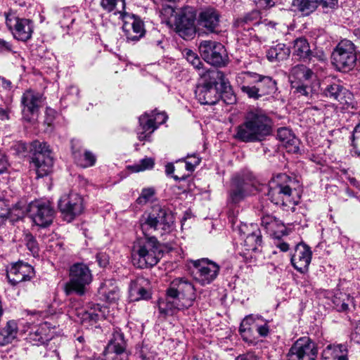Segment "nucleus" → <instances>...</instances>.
Segmentation results:
<instances>
[{"instance_id": "1", "label": "nucleus", "mask_w": 360, "mask_h": 360, "mask_svg": "<svg viewBox=\"0 0 360 360\" xmlns=\"http://www.w3.org/2000/svg\"><path fill=\"white\" fill-rule=\"evenodd\" d=\"M196 299V289L191 281L185 277L174 278L167 290L165 301L159 302L160 314L173 315L176 311L188 309Z\"/></svg>"}, {"instance_id": "2", "label": "nucleus", "mask_w": 360, "mask_h": 360, "mask_svg": "<svg viewBox=\"0 0 360 360\" xmlns=\"http://www.w3.org/2000/svg\"><path fill=\"white\" fill-rule=\"evenodd\" d=\"M272 131V120L260 109L251 110L245 114L244 122L236 128V138L243 142H259Z\"/></svg>"}, {"instance_id": "3", "label": "nucleus", "mask_w": 360, "mask_h": 360, "mask_svg": "<svg viewBox=\"0 0 360 360\" xmlns=\"http://www.w3.org/2000/svg\"><path fill=\"white\" fill-rule=\"evenodd\" d=\"M139 224L144 236H164L174 229V216L169 208L155 205L141 216Z\"/></svg>"}, {"instance_id": "4", "label": "nucleus", "mask_w": 360, "mask_h": 360, "mask_svg": "<svg viewBox=\"0 0 360 360\" xmlns=\"http://www.w3.org/2000/svg\"><path fill=\"white\" fill-rule=\"evenodd\" d=\"M163 255V250L155 236H144L137 238L131 249L133 264L139 269L153 267Z\"/></svg>"}, {"instance_id": "5", "label": "nucleus", "mask_w": 360, "mask_h": 360, "mask_svg": "<svg viewBox=\"0 0 360 360\" xmlns=\"http://www.w3.org/2000/svg\"><path fill=\"white\" fill-rule=\"evenodd\" d=\"M237 231L243 240L240 255L248 263L255 262L260 255L259 248L262 243L261 231L258 226L255 224L240 223Z\"/></svg>"}, {"instance_id": "6", "label": "nucleus", "mask_w": 360, "mask_h": 360, "mask_svg": "<svg viewBox=\"0 0 360 360\" xmlns=\"http://www.w3.org/2000/svg\"><path fill=\"white\" fill-rule=\"evenodd\" d=\"M297 181L285 174H279L269 184L267 196L271 202L282 207L293 205L291 198L292 189Z\"/></svg>"}, {"instance_id": "7", "label": "nucleus", "mask_w": 360, "mask_h": 360, "mask_svg": "<svg viewBox=\"0 0 360 360\" xmlns=\"http://www.w3.org/2000/svg\"><path fill=\"white\" fill-rule=\"evenodd\" d=\"M69 277V281L65 285V292L67 295L72 293L84 295L86 292V287L93 280L89 267L80 262L75 263L70 266Z\"/></svg>"}, {"instance_id": "8", "label": "nucleus", "mask_w": 360, "mask_h": 360, "mask_svg": "<svg viewBox=\"0 0 360 360\" xmlns=\"http://www.w3.org/2000/svg\"><path fill=\"white\" fill-rule=\"evenodd\" d=\"M357 53L356 48L352 41L342 39L332 52V64L340 72H349L356 66Z\"/></svg>"}, {"instance_id": "9", "label": "nucleus", "mask_w": 360, "mask_h": 360, "mask_svg": "<svg viewBox=\"0 0 360 360\" xmlns=\"http://www.w3.org/2000/svg\"><path fill=\"white\" fill-rule=\"evenodd\" d=\"M32 152L31 165L36 172L37 178H42L52 171L53 160L49 146L45 142L34 141L31 143Z\"/></svg>"}, {"instance_id": "10", "label": "nucleus", "mask_w": 360, "mask_h": 360, "mask_svg": "<svg viewBox=\"0 0 360 360\" xmlns=\"http://www.w3.org/2000/svg\"><path fill=\"white\" fill-rule=\"evenodd\" d=\"M261 15L258 11H252L233 22V28L238 41L247 45L257 37L255 27L260 25Z\"/></svg>"}, {"instance_id": "11", "label": "nucleus", "mask_w": 360, "mask_h": 360, "mask_svg": "<svg viewBox=\"0 0 360 360\" xmlns=\"http://www.w3.org/2000/svg\"><path fill=\"white\" fill-rule=\"evenodd\" d=\"M27 212L33 224L41 228L49 227L55 217V210L48 200L31 202Z\"/></svg>"}, {"instance_id": "12", "label": "nucleus", "mask_w": 360, "mask_h": 360, "mask_svg": "<svg viewBox=\"0 0 360 360\" xmlns=\"http://www.w3.org/2000/svg\"><path fill=\"white\" fill-rule=\"evenodd\" d=\"M196 10L194 7H183L175 17V31L183 39H188L195 34Z\"/></svg>"}, {"instance_id": "13", "label": "nucleus", "mask_w": 360, "mask_h": 360, "mask_svg": "<svg viewBox=\"0 0 360 360\" xmlns=\"http://www.w3.org/2000/svg\"><path fill=\"white\" fill-rule=\"evenodd\" d=\"M199 51L207 63L216 67L226 65L227 54L222 44L215 41L204 40L199 44Z\"/></svg>"}, {"instance_id": "14", "label": "nucleus", "mask_w": 360, "mask_h": 360, "mask_svg": "<svg viewBox=\"0 0 360 360\" xmlns=\"http://www.w3.org/2000/svg\"><path fill=\"white\" fill-rule=\"evenodd\" d=\"M6 24L17 40L27 41L32 38L34 23L31 20L20 18L15 13L9 12L6 14Z\"/></svg>"}, {"instance_id": "15", "label": "nucleus", "mask_w": 360, "mask_h": 360, "mask_svg": "<svg viewBox=\"0 0 360 360\" xmlns=\"http://www.w3.org/2000/svg\"><path fill=\"white\" fill-rule=\"evenodd\" d=\"M318 356L316 344L309 337L297 339L290 348L288 360H316Z\"/></svg>"}, {"instance_id": "16", "label": "nucleus", "mask_w": 360, "mask_h": 360, "mask_svg": "<svg viewBox=\"0 0 360 360\" xmlns=\"http://www.w3.org/2000/svg\"><path fill=\"white\" fill-rule=\"evenodd\" d=\"M321 94L332 102L348 104L352 101V93L344 86L340 81L327 80L321 86Z\"/></svg>"}, {"instance_id": "17", "label": "nucleus", "mask_w": 360, "mask_h": 360, "mask_svg": "<svg viewBox=\"0 0 360 360\" xmlns=\"http://www.w3.org/2000/svg\"><path fill=\"white\" fill-rule=\"evenodd\" d=\"M192 264L195 269V279L202 285L213 282L220 270V266L216 262L207 258L194 260Z\"/></svg>"}, {"instance_id": "18", "label": "nucleus", "mask_w": 360, "mask_h": 360, "mask_svg": "<svg viewBox=\"0 0 360 360\" xmlns=\"http://www.w3.org/2000/svg\"><path fill=\"white\" fill-rule=\"evenodd\" d=\"M58 207L64 219L70 222L82 213L84 210L83 198L79 194L70 192L60 198Z\"/></svg>"}, {"instance_id": "19", "label": "nucleus", "mask_w": 360, "mask_h": 360, "mask_svg": "<svg viewBox=\"0 0 360 360\" xmlns=\"http://www.w3.org/2000/svg\"><path fill=\"white\" fill-rule=\"evenodd\" d=\"M254 186L250 179L243 176L237 175L231 180L229 191L228 202L238 204L254 191Z\"/></svg>"}, {"instance_id": "20", "label": "nucleus", "mask_w": 360, "mask_h": 360, "mask_svg": "<svg viewBox=\"0 0 360 360\" xmlns=\"http://www.w3.org/2000/svg\"><path fill=\"white\" fill-rule=\"evenodd\" d=\"M43 101L44 98L41 94L31 89L25 91L21 97L23 119L27 122H31L34 117H37L42 107Z\"/></svg>"}, {"instance_id": "21", "label": "nucleus", "mask_w": 360, "mask_h": 360, "mask_svg": "<svg viewBox=\"0 0 360 360\" xmlns=\"http://www.w3.org/2000/svg\"><path fill=\"white\" fill-rule=\"evenodd\" d=\"M34 275L33 266L22 261L12 263L6 269V278L12 286L30 281Z\"/></svg>"}, {"instance_id": "22", "label": "nucleus", "mask_w": 360, "mask_h": 360, "mask_svg": "<svg viewBox=\"0 0 360 360\" xmlns=\"http://www.w3.org/2000/svg\"><path fill=\"white\" fill-rule=\"evenodd\" d=\"M124 22L123 25V30L127 41H137L145 34L146 30L143 20L135 15H128L123 18Z\"/></svg>"}, {"instance_id": "23", "label": "nucleus", "mask_w": 360, "mask_h": 360, "mask_svg": "<svg viewBox=\"0 0 360 360\" xmlns=\"http://www.w3.org/2000/svg\"><path fill=\"white\" fill-rule=\"evenodd\" d=\"M312 252L311 248L304 243H299L295 246L290 261L292 265L300 273L308 270L311 260Z\"/></svg>"}, {"instance_id": "24", "label": "nucleus", "mask_w": 360, "mask_h": 360, "mask_svg": "<svg viewBox=\"0 0 360 360\" xmlns=\"http://www.w3.org/2000/svg\"><path fill=\"white\" fill-rule=\"evenodd\" d=\"M105 312L98 304H91L86 309H82L77 314L81 323L86 327L98 328V322L104 319Z\"/></svg>"}, {"instance_id": "25", "label": "nucleus", "mask_w": 360, "mask_h": 360, "mask_svg": "<svg viewBox=\"0 0 360 360\" xmlns=\"http://www.w3.org/2000/svg\"><path fill=\"white\" fill-rule=\"evenodd\" d=\"M259 78V74L250 71H243L236 75V82L241 91L246 94L248 98H252L255 87Z\"/></svg>"}, {"instance_id": "26", "label": "nucleus", "mask_w": 360, "mask_h": 360, "mask_svg": "<svg viewBox=\"0 0 360 360\" xmlns=\"http://www.w3.org/2000/svg\"><path fill=\"white\" fill-rule=\"evenodd\" d=\"M219 13L213 8H207L200 11L198 16L199 25L212 33L218 32L220 22Z\"/></svg>"}, {"instance_id": "27", "label": "nucleus", "mask_w": 360, "mask_h": 360, "mask_svg": "<svg viewBox=\"0 0 360 360\" xmlns=\"http://www.w3.org/2000/svg\"><path fill=\"white\" fill-rule=\"evenodd\" d=\"M195 94L198 101L202 105H214L221 97L218 88L212 86L198 85Z\"/></svg>"}, {"instance_id": "28", "label": "nucleus", "mask_w": 360, "mask_h": 360, "mask_svg": "<svg viewBox=\"0 0 360 360\" xmlns=\"http://www.w3.org/2000/svg\"><path fill=\"white\" fill-rule=\"evenodd\" d=\"M277 91V83L269 76L260 75L254 89L252 99L258 100L261 97L274 94Z\"/></svg>"}, {"instance_id": "29", "label": "nucleus", "mask_w": 360, "mask_h": 360, "mask_svg": "<svg viewBox=\"0 0 360 360\" xmlns=\"http://www.w3.org/2000/svg\"><path fill=\"white\" fill-rule=\"evenodd\" d=\"M261 224L271 236L279 238L285 234L286 229L283 223L275 217L266 214L262 217Z\"/></svg>"}, {"instance_id": "30", "label": "nucleus", "mask_w": 360, "mask_h": 360, "mask_svg": "<svg viewBox=\"0 0 360 360\" xmlns=\"http://www.w3.org/2000/svg\"><path fill=\"white\" fill-rule=\"evenodd\" d=\"M52 338L53 335L47 323H44L32 329L28 335L27 340L32 345L39 346L47 344Z\"/></svg>"}, {"instance_id": "31", "label": "nucleus", "mask_w": 360, "mask_h": 360, "mask_svg": "<svg viewBox=\"0 0 360 360\" xmlns=\"http://www.w3.org/2000/svg\"><path fill=\"white\" fill-rule=\"evenodd\" d=\"M146 284H148V280L143 277H139L130 283L129 296L131 300L139 301L150 298V292L145 288Z\"/></svg>"}, {"instance_id": "32", "label": "nucleus", "mask_w": 360, "mask_h": 360, "mask_svg": "<svg viewBox=\"0 0 360 360\" xmlns=\"http://www.w3.org/2000/svg\"><path fill=\"white\" fill-rule=\"evenodd\" d=\"M139 123L137 134L141 141L148 140L150 134L158 129V125L155 124L153 117L147 112L139 117Z\"/></svg>"}, {"instance_id": "33", "label": "nucleus", "mask_w": 360, "mask_h": 360, "mask_svg": "<svg viewBox=\"0 0 360 360\" xmlns=\"http://www.w3.org/2000/svg\"><path fill=\"white\" fill-rule=\"evenodd\" d=\"M100 299L107 302H115L120 297V290L114 280H105L98 288Z\"/></svg>"}, {"instance_id": "34", "label": "nucleus", "mask_w": 360, "mask_h": 360, "mask_svg": "<svg viewBox=\"0 0 360 360\" xmlns=\"http://www.w3.org/2000/svg\"><path fill=\"white\" fill-rule=\"evenodd\" d=\"M71 144L72 155L78 165L84 168L94 165L96 158L93 153L84 150L82 153V150L79 146L77 147V143L72 141Z\"/></svg>"}, {"instance_id": "35", "label": "nucleus", "mask_w": 360, "mask_h": 360, "mask_svg": "<svg viewBox=\"0 0 360 360\" xmlns=\"http://www.w3.org/2000/svg\"><path fill=\"white\" fill-rule=\"evenodd\" d=\"M277 138L290 153H296L299 151V139L286 127L278 129Z\"/></svg>"}, {"instance_id": "36", "label": "nucleus", "mask_w": 360, "mask_h": 360, "mask_svg": "<svg viewBox=\"0 0 360 360\" xmlns=\"http://www.w3.org/2000/svg\"><path fill=\"white\" fill-rule=\"evenodd\" d=\"M316 75L314 72L304 65H297L292 68L290 73V83H307Z\"/></svg>"}, {"instance_id": "37", "label": "nucleus", "mask_w": 360, "mask_h": 360, "mask_svg": "<svg viewBox=\"0 0 360 360\" xmlns=\"http://www.w3.org/2000/svg\"><path fill=\"white\" fill-rule=\"evenodd\" d=\"M18 323L15 320H9L0 329V347L6 346L13 342L18 334Z\"/></svg>"}, {"instance_id": "38", "label": "nucleus", "mask_w": 360, "mask_h": 360, "mask_svg": "<svg viewBox=\"0 0 360 360\" xmlns=\"http://www.w3.org/2000/svg\"><path fill=\"white\" fill-rule=\"evenodd\" d=\"M198 75L202 80L200 86H212L217 87L219 82L224 84V74L216 69H210L205 71L202 70Z\"/></svg>"}, {"instance_id": "39", "label": "nucleus", "mask_w": 360, "mask_h": 360, "mask_svg": "<svg viewBox=\"0 0 360 360\" xmlns=\"http://www.w3.org/2000/svg\"><path fill=\"white\" fill-rule=\"evenodd\" d=\"M326 359L333 360H348V349L345 344L328 345L323 350Z\"/></svg>"}, {"instance_id": "40", "label": "nucleus", "mask_w": 360, "mask_h": 360, "mask_svg": "<svg viewBox=\"0 0 360 360\" xmlns=\"http://www.w3.org/2000/svg\"><path fill=\"white\" fill-rule=\"evenodd\" d=\"M333 303L334 307L338 311L346 312L349 310V306L352 304L355 307L354 297L350 296L349 294L337 291L333 298Z\"/></svg>"}, {"instance_id": "41", "label": "nucleus", "mask_w": 360, "mask_h": 360, "mask_svg": "<svg viewBox=\"0 0 360 360\" xmlns=\"http://www.w3.org/2000/svg\"><path fill=\"white\" fill-rule=\"evenodd\" d=\"M101 6L108 13L120 14L122 18L127 16L125 0H101Z\"/></svg>"}, {"instance_id": "42", "label": "nucleus", "mask_w": 360, "mask_h": 360, "mask_svg": "<svg viewBox=\"0 0 360 360\" xmlns=\"http://www.w3.org/2000/svg\"><path fill=\"white\" fill-rule=\"evenodd\" d=\"M126 347L127 343L124 340V334L120 330H115L108 345V350L116 354H122L125 352Z\"/></svg>"}, {"instance_id": "43", "label": "nucleus", "mask_w": 360, "mask_h": 360, "mask_svg": "<svg viewBox=\"0 0 360 360\" xmlns=\"http://www.w3.org/2000/svg\"><path fill=\"white\" fill-rule=\"evenodd\" d=\"M290 55V49L284 44L271 46L266 52V58L270 62L286 59Z\"/></svg>"}, {"instance_id": "44", "label": "nucleus", "mask_w": 360, "mask_h": 360, "mask_svg": "<svg viewBox=\"0 0 360 360\" xmlns=\"http://www.w3.org/2000/svg\"><path fill=\"white\" fill-rule=\"evenodd\" d=\"M310 50L309 44L305 38L300 37L294 41L293 55L298 56L304 61H306V58L309 56Z\"/></svg>"}, {"instance_id": "45", "label": "nucleus", "mask_w": 360, "mask_h": 360, "mask_svg": "<svg viewBox=\"0 0 360 360\" xmlns=\"http://www.w3.org/2000/svg\"><path fill=\"white\" fill-rule=\"evenodd\" d=\"M292 6L302 14L308 15L318 7L317 0H293Z\"/></svg>"}, {"instance_id": "46", "label": "nucleus", "mask_w": 360, "mask_h": 360, "mask_svg": "<svg viewBox=\"0 0 360 360\" xmlns=\"http://www.w3.org/2000/svg\"><path fill=\"white\" fill-rule=\"evenodd\" d=\"M155 160L152 158H144L139 162L128 165L127 169L132 172H139L153 168Z\"/></svg>"}, {"instance_id": "47", "label": "nucleus", "mask_w": 360, "mask_h": 360, "mask_svg": "<svg viewBox=\"0 0 360 360\" xmlns=\"http://www.w3.org/2000/svg\"><path fill=\"white\" fill-rule=\"evenodd\" d=\"M245 321H242L239 327V333L243 341L248 344H254L255 342L254 331L255 328L247 326Z\"/></svg>"}, {"instance_id": "48", "label": "nucleus", "mask_w": 360, "mask_h": 360, "mask_svg": "<svg viewBox=\"0 0 360 360\" xmlns=\"http://www.w3.org/2000/svg\"><path fill=\"white\" fill-rule=\"evenodd\" d=\"M184 56H185L186 60L191 64L194 68L197 69L200 72L201 66L203 65L200 58L198 57L197 53L193 52L191 49H185L184 51Z\"/></svg>"}, {"instance_id": "49", "label": "nucleus", "mask_w": 360, "mask_h": 360, "mask_svg": "<svg viewBox=\"0 0 360 360\" xmlns=\"http://www.w3.org/2000/svg\"><path fill=\"white\" fill-rule=\"evenodd\" d=\"M24 240L26 247L31 252L32 255H38L39 248L35 237L32 234L28 233L25 235Z\"/></svg>"}, {"instance_id": "50", "label": "nucleus", "mask_w": 360, "mask_h": 360, "mask_svg": "<svg viewBox=\"0 0 360 360\" xmlns=\"http://www.w3.org/2000/svg\"><path fill=\"white\" fill-rule=\"evenodd\" d=\"M155 194V191L153 188H144L136 201L139 205H146L153 198Z\"/></svg>"}, {"instance_id": "51", "label": "nucleus", "mask_w": 360, "mask_h": 360, "mask_svg": "<svg viewBox=\"0 0 360 360\" xmlns=\"http://www.w3.org/2000/svg\"><path fill=\"white\" fill-rule=\"evenodd\" d=\"M318 6H321L324 13L334 11L338 8V0H317Z\"/></svg>"}, {"instance_id": "52", "label": "nucleus", "mask_w": 360, "mask_h": 360, "mask_svg": "<svg viewBox=\"0 0 360 360\" xmlns=\"http://www.w3.org/2000/svg\"><path fill=\"white\" fill-rule=\"evenodd\" d=\"M291 84V87L294 89L293 93L300 96H304L308 97L311 89L308 86L307 83H295Z\"/></svg>"}, {"instance_id": "53", "label": "nucleus", "mask_w": 360, "mask_h": 360, "mask_svg": "<svg viewBox=\"0 0 360 360\" xmlns=\"http://www.w3.org/2000/svg\"><path fill=\"white\" fill-rule=\"evenodd\" d=\"M18 205H15L12 211L8 209V204L4 198L0 197V218L4 220L9 217L13 212L17 211Z\"/></svg>"}, {"instance_id": "54", "label": "nucleus", "mask_w": 360, "mask_h": 360, "mask_svg": "<svg viewBox=\"0 0 360 360\" xmlns=\"http://www.w3.org/2000/svg\"><path fill=\"white\" fill-rule=\"evenodd\" d=\"M75 18L72 12L68 9L63 11V18L60 20V24L63 28H69L74 22Z\"/></svg>"}, {"instance_id": "55", "label": "nucleus", "mask_w": 360, "mask_h": 360, "mask_svg": "<svg viewBox=\"0 0 360 360\" xmlns=\"http://www.w3.org/2000/svg\"><path fill=\"white\" fill-rule=\"evenodd\" d=\"M326 59V54L322 50L314 49L310 50V53H309V56L306 58V61L309 60L312 63L318 62V61H325Z\"/></svg>"}, {"instance_id": "56", "label": "nucleus", "mask_w": 360, "mask_h": 360, "mask_svg": "<svg viewBox=\"0 0 360 360\" xmlns=\"http://www.w3.org/2000/svg\"><path fill=\"white\" fill-rule=\"evenodd\" d=\"M255 330L261 337H266L269 333V326L268 321L262 317L256 325Z\"/></svg>"}, {"instance_id": "57", "label": "nucleus", "mask_w": 360, "mask_h": 360, "mask_svg": "<svg viewBox=\"0 0 360 360\" xmlns=\"http://www.w3.org/2000/svg\"><path fill=\"white\" fill-rule=\"evenodd\" d=\"M352 142L355 153L358 154L360 152V122L354 129Z\"/></svg>"}, {"instance_id": "58", "label": "nucleus", "mask_w": 360, "mask_h": 360, "mask_svg": "<svg viewBox=\"0 0 360 360\" xmlns=\"http://www.w3.org/2000/svg\"><path fill=\"white\" fill-rule=\"evenodd\" d=\"M150 115L153 117L155 124L158 125V127L165 123L167 119V116L165 112H159L157 110L151 111Z\"/></svg>"}, {"instance_id": "59", "label": "nucleus", "mask_w": 360, "mask_h": 360, "mask_svg": "<svg viewBox=\"0 0 360 360\" xmlns=\"http://www.w3.org/2000/svg\"><path fill=\"white\" fill-rule=\"evenodd\" d=\"M261 319H262L261 316L250 314V315L246 316L243 319L242 321H246L247 326L252 327L253 328H255L257 323H259V321H260Z\"/></svg>"}, {"instance_id": "60", "label": "nucleus", "mask_w": 360, "mask_h": 360, "mask_svg": "<svg viewBox=\"0 0 360 360\" xmlns=\"http://www.w3.org/2000/svg\"><path fill=\"white\" fill-rule=\"evenodd\" d=\"M236 360H262L255 352L249 351L238 355Z\"/></svg>"}, {"instance_id": "61", "label": "nucleus", "mask_w": 360, "mask_h": 360, "mask_svg": "<svg viewBox=\"0 0 360 360\" xmlns=\"http://www.w3.org/2000/svg\"><path fill=\"white\" fill-rule=\"evenodd\" d=\"M96 261L101 267H105L109 262L108 256L103 252H100L96 255Z\"/></svg>"}, {"instance_id": "62", "label": "nucleus", "mask_w": 360, "mask_h": 360, "mask_svg": "<svg viewBox=\"0 0 360 360\" xmlns=\"http://www.w3.org/2000/svg\"><path fill=\"white\" fill-rule=\"evenodd\" d=\"M11 51H13L11 44L4 39H0V53L4 54Z\"/></svg>"}, {"instance_id": "63", "label": "nucleus", "mask_w": 360, "mask_h": 360, "mask_svg": "<svg viewBox=\"0 0 360 360\" xmlns=\"http://www.w3.org/2000/svg\"><path fill=\"white\" fill-rule=\"evenodd\" d=\"M200 159L194 155H193V162H191V161H187V160L185 161L186 169L188 172H193V171H194L195 167L200 164Z\"/></svg>"}, {"instance_id": "64", "label": "nucleus", "mask_w": 360, "mask_h": 360, "mask_svg": "<svg viewBox=\"0 0 360 360\" xmlns=\"http://www.w3.org/2000/svg\"><path fill=\"white\" fill-rule=\"evenodd\" d=\"M351 339L356 343H360V321L357 323L354 331L352 333Z\"/></svg>"}]
</instances>
